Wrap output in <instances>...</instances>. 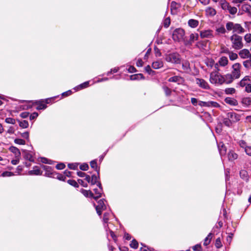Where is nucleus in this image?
<instances>
[{"mask_svg":"<svg viewBox=\"0 0 251 251\" xmlns=\"http://www.w3.org/2000/svg\"><path fill=\"white\" fill-rule=\"evenodd\" d=\"M226 27L227 31H232L233 34H237V35L242 34L245 31V29L240 24L234 23L232 22L226 23Z\"/></svg>","mask_w":251,"mask_h":251,"instance_id":"f257e3e1","label":"nucleus"},{"mask_svg":"<svg viewBox=\"0 0 251 251\" xmlns=\"http://www.w3.org/2000/svg\"><path fill=\"white\" fill-rule=\"evenodd\" d=\"M231 46L235 50H240L244 47L242 37L237 34H233L230 37Z\"/></svg>","mask_w":251,"mask_h":251,"instance_id":"f03ea898","label":"nucleus"},{"mask_svg":"<svg viewBox=\"0 0 251 251\" xmlns=\"http://www.w3.org/2000/svg\"><path fill=\"white\" fill-rule=\"evenodd\" d=\"M209 81L211 83L216 85H222L224 83L223 75L219 72H212L210 75Z\"/></svg>","mask_w":251,"mask_h":251,"instance_id":"7ed1b4c3","label":"nucleus"},{"mask_svg":"<svg viewBox=\"0 0 251 251\" xmlns=\"http://www.w3.org/2000/svg\"><path fill=\"white\" fill-rule=\"evenodd\" d=\"M165 59L168 62L173 64H180L181 58L180 55L176 52L166 53L165 55Z\"/></svg>","mask_w":251,"mask_h":251,"instance_id":"20e7f679","label":"nucleus"},{"mask_svg":"<svg viewBox=\"0 0 251 251\" xmlns=\"http://www.w3.org/2000/svg\"><path fill=\"white\" fill-rule=\"evenodd\" d=\"M32 149V147L31 145H28L27 144V147L26 148H22L21 150L23 152V157L26 160H28L29 162H34V160L33 158V156L31 153V150Z\"/></svg>","mask_w":251,"mask_h":251,"instance_id":"39448f33","label":"nucleus"},{"mask_svg":"<svg viewBox=\"0 0 251 251\" xmlns=\"http://www.w3.org/2000/svg\"><path fill=\"white\" fill-rule=\"evenodd\" d=\"M184 30L182 28L176 29L173 33L172 37L175 41L180 42L184 39Z\"/></svg>","mask_w":251,"mask_h":251,"instance_id":"423d86ee","label":"nucleus"},{"mask_svg":"<svg viewBox=\"0 0 251 251\" xmlns=\"http://www.w3.org/2000/svg\"><path fill=\"white\" fill-rule=\"evenodd\" d=\"M244 14L251 18V5L249 3H245L239 8L238 15H242Z\"/></svg>","mask_w":251,"mask_h":251,"instance_id":"0eeeda50","label":"nucleus"},{"mask_svg":"<svg viewBox=\"0 0 251 251\" xmlns=\"http://www.w3.org/2000/svg\"><path fill=\"white\" fill-rule=\"evenodd\" d=\"M232 70L230 74L235 79L239 78L241 75V64L238 63H235L232 65Z\"/></svg>","mask_w":251,"mask_h":251,"instance_id":"6e6552de","label":"nucleus"},{"mask_svg":"<svg viewBox=\"0 0 251 251\" xmlns=\"http://www.w3.org/2000/svg\"><path fill=\"white\" fill-rule=\"evenodd\" d=\"M42 168L45 172L44 176L48 177L53 178L54 177V175L56 174V172L54 171L53 168L50 166L42 165Z\"/></svg>","mask_w":251,"mask_h":251,"instance_id":"1a4fd4ad","label":"nucleus"},{"mask_svg":"<svg viewBox=\"0 0 251 251\" xmlns=\"http://www.w3.org/2000/svg\"><path fill=\"white\" fill-rule=\"evenodd\" d=\"M105 201V200L104 199L99 200L98 201V204L95 206L97 213L99 216L101 215L102 211L106 209V207L104 202Z\"/></svg>","mask_w":251,"mask_h":251,"instance_id":"9d476101","label":"nucleus"},{"mask_svg":"<svg viewBox=\"0 0 251 251\" xmlns=\"http://www.w3.org/2000/svg\"><path fill=\"white\" fill-rule=\"evenodd\" d=\"M198 105L201 106L209 107H219L220 105L218 103L214 101H199Z\"/></svg>","mask_w":251,"mask_h":251,"instance_id":"9b49d317","label":"nucleus"},{"mask_svg":"<svg viewBox=\"0 0 251 251\" xmlns=\"http://www.w3.org/2000/svg\"><path fill=\"white\" fill-rule=\"evenodd\" d=\"M97 186L98 188H95L94 189L95 195H94V197H93V198L96 201L101 197L102 194L103 193L102 187L100 182H98Z\"/></svg>","mask_w":251,"mask_h":251,"instance_id":"f8f14e48","label":"nucleus"},{"mask_svg":"<svg viewBox=\"0 0 251 251\" xmlns=\"http://www.w3.org/2000/svg\"><path fill=\"white\" fill-rule=\"evenodd\" d=\"M196 83L202 89L206 90L210 89V86L208 82L203 79L197 78L196 79Z\"/></svg>","mask_w":251,"mask_h":251,"instance_id":"ddd939ff","label":"nucleus"},{"mask_svg":"<svg viewBox=\"0 0 251 251\" xmlns=\"http://www.w3.org/2000/svg\"><path fill=\"white\" fill-rule=\"evenodd\" d=\"M226 116L229 119L232 124L236 123L240 120V115L235 112H228L226 114Z\"/></svg>","mask_w":251,"mask_h":251,"instance_id":"4468645a","label":"nucleus"},{"mask_svg":"<svg viewBox=\"0 0 251 251\" xmlns=\"http://www.w3.org/2000/svg\"><path fill=\"white\" fill-rule=\"evenodd\" d=\"M216 143L220 155L221 156L225 155L227 151V147L224 143V142Z\"/></svg>","mask_w":251,"mask_h":251,"instance_id":"2eb2a0df","label":"nucleus"},{"mask_svg":"<svg viewBox=\"0 0 251 251\" xmlns=\"http://www.w3.org/2000/svg\"><path fill=\"white\" fill-rule=\"evenodd\" d=\"M28 174L30 176H40L42 175V171L39 167L35 166L33 167L32 170L28 172Z\"/></svg>","mask_w":251,"mask_h":251,"instance_id":"dca6fc26","label":"nucleus"},{"mask_svg":"<svg viewBox=\"0 0 251 251\" xmlns=\"http://www.w3.org/2000/svg\"><path fill=\"white\" fill-rule=\"evenodd\" d=\"M33 104L37 105L36 109L43 110L47 108V105L45 103L44 100H40L32 102Z\"/></svg>","mask_w":251,"mask_h":251,"instance_id":"f3484780","label":"nucleus"},{"mask_svg":"<svg viewBox=\"0 0 251 251\" xmlns=\"http://www.w3.org/2000/svg\"><path fill=\"white\" fill-rule=\"evenodd\" d=\"M251 53L248 49H243L239 52V55L241 58H248L251 55Z\"/></svg>","mask_w":251,"mask_h":251,"instance_id":"a211bd4d","label":"nucleus"},{"mask_svg":"<svg viewBox=\"0 0 251 251\" xmlns=\"http://www.w3.org/2000/svg\"><path fill=\"white\" fill-rule=\"evenodd\" d=\"M200 36L201 38H211L213 36L212 31L211 30L201 31L200 32Z\"/></svg>","mask_w":251,"mask_h":251,"instance_id":"6ab92c4d","label":"nucleus"},{"mask_svg":"<svg viewBox=\"0 0 251 251\" xmlns=\"http://www.w3.org/2000/svg\"><path fill=\"white\" fill-rule=\"evenodd\" d=\"M90 164L91 167L97 172V173L99 176L100 172V167L98 166L97 159L92 160L90 162Z\"/></svg>","mask_w":251,"mask_h":251,"instance_id":"aec40b11","label":"nucleus"},{"mask_svg":"<svg viewBox=\"0 0 251 251\" xmlns=\"http://www.w3.org/2000/svg\"><path fill=\"white\" fill-rule=\"evenodd\" d=\"M205 14L207 17H213L216 14V11L211 7H208L205 9Z\"/></svg>","mask_w":251,"mask_h":251,"instance_id":"412c9836","label":"nucleus"},{"mask_svg":"<svg viewBox=\"0 0 251 251\" xmlns=\"http://www.w3.org/2000/svg\"><path fill=\"white\" fill-rule=\"evenodd\" d=\"M224 78V83L230 84L231 83L235 78L233 77L230 74H226L223 75Z\"/></svg>","mask_w":251,"mask_h":251,"instance_id":"4be33fe9","label":"nucleus"},{"mask_svg":"<svg viewBox=\"0 0 251 251\" xmlns=\"http://www.w3.org/2000/svg\"><path fill=\"white\" fill-rule=\"evenodd\" d=\"M180 7V4L176 1H172L171 3V12L176 13L178 8Z\"/></svg>","mask_w":251,"mask_h":251,"instance_id":"5701e85b","label":"nucleus"},{"mask_svg":"<svg viewBox=\"0 0 251 251\" xmlns=\"http://www.w3.org/2000/svg\"><path fill=\"white\" fill-rule=\"evenodd\" d=\"M240 176L241 178L245 180L246 182H248L249 181V176L248 175V173L245 170H242L240 171Z\"/></svg>","mask_w":251,"mask_h":251,"instance_id":"b1692460","label":"nucleus"},{"mask_svg":"<svg viewBox=\"0 0 251 251\" xmlns=\"http://www.w3.org/2000/svg\"><path fill=\"white\" fill-rule=\"evenodd\" d=\"M151 66L154 69H158L163 66V62L161 60H158L152 62Z\"/></svg>","mask_w":251,"mask_h":251,"instance_id":"393cba45","label":"nucleus"},{"mask_svg":"<svg viewBox=\"0 0 251 251\" xmlns=\"http://www.w3.org/2000/svg\"><path fill=\"white\" fill-rule=\"evenodd\" d=\"M225 101L227 104H228L230 105L236 106L238 104V102L234 98H226L225 99Z\"/></svg>","mask_w":251,"mask_h":251,"instance_id":"a878e982","label":"nucleus"},{"mask_svg":"<svg viewBox=\"0 0 251 251\" xmlns=\"http://www.w3.org/2000/svg\"><path fill=\"white\" fill-rule=\"evenodd\" d=\"M9 150L14 154L15 157H21L20 151L17 148L11 146L9 148Z\"/></svg>","mask_w":251,"mask_h":251,"instance_id":"bb28decb","label":"nucleus"},{"mask_svg":"<svg viewBox=\"0 0 251 251\" xmlns=\"http://www.w3.org/2000/svg\"><path fill=\"white\" fill-rule=\"evenodd\" d=\"M219 64L221 67H225L228 64V60L226 57L222 56L218 61Z\"/></svg>","mask_w":251,"mask_h":251,"instance_id":"cd10ccee","label":"nucleus"},{"mask_svg":"<svg viewBox=\"0 0 251 251\" xmlns=\"http://www.w3.org/2000/svg\"><path fill=\"white\" fill-rule=\"evenodd\" d=\"M81 193L87 198H92L94 197V194L90 190H86L83 189L81 190Z\"/></svg>","mask_w":251,"mask_h":251,"instance_id":"c85d7f7f","label":"nucleus"},{"mask_svg":"<svg viewBox=\"0 0 251 251\" xmlns=\"http://www.w3.org/2000/svg\"><path fill=\"white\" fill-rule=\"evenodd\" d=\"M104 228H105V231L107 232V235H108V232H108V231H109V232L110 233V236L113 238L114 241L115 242H116V240H117V236L115 234L114 232L112 230L109 229V227L108 226V225H107L106 226L104 225Z\"/></svg>","mask_w":251,"mask_h":251,"instance_id":"c756f323","label":"nucleus"},{"mask_svg":"<svg viewBox=\"0 0 251 251\" xmlns=\"http://www.w3.org/2000/svg\"><path fill=\"white\" fill-rule=\"evenodd\" d=\"M89 81H87L86 82H84L80 85H78L77 86L75 87L74 89L76 91H78L85 88H87L89 86Z\"/></svg>","mask_w":251,"mask_h":251,"instance_id":"7c9ffc66","label":"nucleus"},{"mask_svg":"<svg viewBox=\"0 0 251 251\" xmlns=\"http://www.w3.org/2000/svg\"><path fill=\"white\" fill-rule=\"evenodd\" d=\"M100 179V175L98 176L97 174L96 175H93L91 177V182L90 183L91 185H94L96 184H98V179Z\"/></svg>","mask_w":251,"mask_h":251,"instance_id":"2f4dec72","label":"nucleus"},{"mask_svg":"<svg viewBox=\"0 0 251 251\" xmlns=\"http://www.w3.org/2000/svg\"><path fill=\"white\" fill-rule=\"evenodd\" d=\"M188 24L191 27L195 28L198 25L199 22L196 20L190 19L188 21Z\"/></svg>","mask_w":251,"mask_h":251,"instance_id":"473e14b6","label":"nucleus"},{"mask_svg":"<svg viewBox=\"0 0 251 251\" xmlns=\"http://www.w3.org/2000/svg\"><path fill=\"white\" fill-rule=\"evenodd\" d=\"M231 15L235 14L237 12V9L235 7H232L230 4L227 6V8H226V10Z\"/></svg>","mask_w":251,"mask_h":251,"instance_id":"72a5a7b5","label":"nucleus"},{"mask_svg":"<svg viewBox=\"0 0 251 251\" xmlns=\"http://www.w3.org/2000/svg\"><path fill=\"white\" fill-rule=\"evenodd\" d=\"M245 143L246 142H241L240 145L241 147L244 148L245 151L246 152V154L249 156H251V146L244 147V145Z\"/></svg>","mask_w":251,"mask_h":251,"instance_id":"f704fd0d","label":"nucleus"},{"mask_svg":"<svg viewBox=\"0 0 251 251\" xmlns=\"http://www.w3.org/2000/svg\"><path fill=\"white\" fill-rule=\"evenodd\" d=\"M228 157L229 160H234L238 158V154L232 151H230L228 153Z\"/></svg>","mask_w":251,"mask_h":251,"instance_id":"c9c22d12","label":"nucleus"},{"mask_svg":"<svg viewBox=\"0 0 251 251\" xmlns=\"http://www.w3.org/2000/svg\"><path fill=\"white\" fill-rule=\"evenodd\" d=\"M53 178H56L59 180L65 181L66 179L65 176L63 174H61L56 172V174L54 175V177Z\"/></svg>","mask_w":251,"mask_h":251,"instance_id":"e433bc0d","label":"nucleus"},{"mask_svg":"<svg viewBox=\"0 0 251 251\" xmlns=\"http://www.w3.org/2000/svg\"><path fill=\"white\" fill-rule=\"evenodd\" d=\"M110 215V212H107L104 213L103 217V221L104 222V226H106L109 220V216Z\"/></svg>","mask_w":251,"mask_h":251,"instance_id":"4c0bfd02","label":"nucleus"},{"mask_svg":"<svg viewBox=\"0 0 251 251\" xmlns=\"http://www.w3.org/2000/svg\"><path fill=\"white\" fill-rule=\"evenodd\" d=\"M144 78L142 74L132 75L130 76V79L131 80H135Z\"/></svg>","mask_w":251,"mask_h":251,"instance_id":"58836bf2","label":"nucleus"},{"mask_svg":"<svg viewBox=\"0 0 251 251\" xmlns=\"http://www.w3.org/2000/svg\"><path fill=\"white\" fill-rule=\"evenodd\" d=\"M220 4L224 10H226V8H227V6L229 3L226 0H221L220 1Z\"/></svg>","mask_w":251,"mask_h":251,"instance_id":"ea45409f","label":"nucleus"},{"mask_svg":"<svg viewBox=\"0 0 251 251\" xmlns=\"http://www.w3.org/2000/svg\"><path fill=\"white\" fill-rule=\"evenodd\" d=\"M211 239H212V233H209L208 234V235H207V236L204 239L203 245L206 246H207L208 245H209V243H210Z\"/></svg>","mask_w":251,"mask_h":251,"instance_id":"a19ab883","label":"nucleus"},{"mask_svg":"<svg viewBox=\"0 0 251 251\" xmlns=\"http://www.w3.org/2000/svg\"><path fill=\"white\" fill-rule=\"evenodd\" d=\"M162 89H163V91H164L166 96L169 97L171 95L172 90L169 87H168L167 86H166L165 85H163L162 86Z\"/></svg>","mask_w":251,"mask_h":251,"instance_id":"79ce46f5","label":"nucleus"},{"mask_svg":"<svg viewBox=\"0 0 251 251\" xmlns=\"http://www.w3.org/2000/svg\"><path fill=\"white\" fill-rule=\"evenodd\" d=\"M245 161L246 162L244 165V168L250 170L251 169V161L249 158H247Z\"/></svg>","mask_w":251,"mask_h":251,"instance_id":"37998d69","label":"nucleus"},{"mask_svg":"<svg viewBox=\"0 0 251 251\" xmlns=\"http://www.w3.org/2000/svg\"><path fill=\"white\" fill-rule=\"evenodd\" d=\"M199 39L198 33H192L190 36V41L194 42L195 41L198 40Z\"/></svg>","mask_w":251,"mask_h":251,"instance_id":"c03bdc74","label":"nucleus"},{"mask_svg":"<svg viewBox=\"0 0 251 251\" xmlns=\"http://www.w3.org/2000/svg\"><path fill=\"white\" fill-rule=\"evenodd\" d=\"M223 122L225 126L228 127H230L232 124V122L227 116L224 119Z\"/></svg>","mask_w":251,"mask_h":251,"instance_id":"a18cd8bd","label":"nucleus"},{"mask_svg":"<svg viewBox=\"0 0 251 251\" xmlns=\"http://www.w3.org/2000/svg\"><path fill=\"white\" fill-rule=\"evenodd\" d=\"M236 90L234 88H227L225 90V92L227 95H232L235 93Z\"/></svg>","mask_w":251,"mask_h":251,"instance_id":"49530a36","label":"nucleus"},{"mask_svg":"<svg viewBox=\"0 0 251 251\" xmlns=\"http://www.w3.org/2000/svg\"><path fill=\"white\" fill-rule=\"evenodd\" d=\"M67 182L71 186H74L75 188H78L79 187V185L78 183L74 179H69L67 181Z\"/></svg>","mask_w":251,"mask_h":251,"instance_id":"de8ad7c7","label":"nucleus"},{"mask_svg":"<svg viewBox=\"0 0 251 251\" xmlns=\"http://www.w3.org/2000/svg\"><path fill=\"white\" fill-rule=\"evenodd\" d=\"M19 121V126L22 128H27L28 126V123L26 120H23L22 121Z\"/></svg>","mask_w":251,"mask_h":251,"instance_id":"09e8293b","label":"nucleus"},{"mask_svg":"<svg viewBox=\"0 0 251 251\" xmlns=\"http://www.w3.org/2000/svg\"><path fill=\"white\" fill-rule=\"evenodd\" d=\"M130 247L133 249H137L138 247V243L135 239H133L130 244Z\"/></svg>","mask_w":251,"mask_h":251,"instance_id":"8fccbe9b","label":"nucleus"},{"mask_svg":"<svg viewBox=\"0 0 251 251\" xmlns=\"http://www.w3.org/2000/svg\"><path fill=\"white\" fill-rule=\"evenodd\" d=\"M229 57L230 60H234L236 59L238 57V55L237 53L233 52L232 51L229 52Z\"/></svg>","mask_w":251,"mask_h":251,"instance_id":"3c124183","label":"nucleus"},{"mask_svg":"<svg viewBox=\"0 0 251 251\" xmlns=\"http://www.w3.org/2000/svg\"><path fill=\"white\" fill-rule=\"evenodd\" d=\"M215 246L217 249H220L222 247V244L221 242V238L220 237L216 239Z\"/></svg>","mask_w":251,"mask_h":251,"instance_id":"603ef678","label":"nucleus"},{"mask_svg":"<svg viewBox=\"0 0 251 251\" xmlns=\"http://www.w3.org/2000/svg\"><path fill=\"white\" fill-rule=\"evenodd\" d=\"M14 175L13 173L9 171H5L2 173L1 176L2 177H9Z\"/></svg>","mask_w":251,"mask_h":251,"instance_id":"864d4df0","label":"nucleus"},{"mask_svg":"<svg viewBox=\"0 0 251 251\" xmlns=\"http://www.w3.org/2000/svg\"><path fill=\"white\" fill-rule=\"evenodd\" d=\"M79 168L82 171H86L88 170L89 165L88 164L84 163L80 165Z\"/></svg>","mask_w":251,"mask_h":251,"instance_id":"5fc2aeb1","label":"nucleus"},{"mask_svg":"<svg viewBox=\"0 0 251 251\" xmlns=\"http://www.w3.org/2000/svg\"><path fill=\"white\" fill-rule=\"evenodd\" d=\"M68 167L69 169L75 170L77 168L78 164L76 163H69Z\"/></svg>","mask_w":251,"mask_h":251,"instance_id":"6e6d98bb","label":"nucleus"},{"mask_svg":"<svg viewBox=\"0 0 251 251\" xmlns=\"http://www.w3.org/2000/svg\"><path fill=\"white\" fill-rule=\"evenodd\" d=\"M180 79V77L178 76H174L173 77H170L169 79V82H176L179 81Z\"/></svg>","mask_w":251,"mask_h":251,"instance_id":"4d7b16f0","label":"nucleus"},{"mask_svg":"<svg viewBox=\"0 0 251 251\" xmlns=\"http://www.w3.org/2000/svg\"><path fill=\"white\" fill-rule=\"evenodd\" d=\"M244 40L247 43H250L251 42V33L246 34L244 36Z\"/></svg>","mask_w":251,"mask_h":251,"instance_id":"13d9d810","label":"nucleus"},{"mask_svg":"<svg viewBox=\"0 0 251 251\" xmlns=\"http://www.w3.org/2000/svg\"><path fill=\"white\" fill-rule=\"evenodd\" d=\"M5 122L7 124H10L12 125L16 124L15 120L12 118H6L5 120Z\"/></svg>","mask_w":251,"mask_h":251,"instance_id":"bf43d9fd","label":"nucleus"},{"mask_svg":"<svg viewBox=\"0 0 251 251\" xmlns=\"http://www.w3.org/2000/svg\"><path fill=\"white\" fill-rule=\"evenodd\" d=\"M145 70L149 75H152L154 73V72L151 69L150 65L146 66L145 68Z\"/></svg>","mask_w":251,"mask_h":251,"instance_id":"052dcab7","label":"nucleus"},{"mask_svg":"<svg viewBox=\"0 0 251 251\" xmlns=\"http://www.w3.org/2000/svg\"><path fill=\"white\" fill-rule=\"evenodd\" d=\"M244 66L249 69L251 68V63L248 60H245L243 63Z\"/></svg>","mask_w":251,"mask_h":251,"instance_id":"680f3d73","label":"nucleus"},{"mask_svg":"<svg viewBox=\"0 0 251 251\" xmlns=\"http://www.w3.org/2000/svg\"><path fill=\"white\" fill-rule=\"evenodd\" d=\"M194 251H202V248L200 244H197L193 247Z\"/></svg>","mask_w":251,"mask_h":251,"instance_id":"e2e57ef3","label":"nucleus"},{"mask_svg":"<svg viewBox=\"0 0 251 251\" xmlns=\"http://www.w3.org/2000/svg\"><path fill=\"white\" fill-rule=\"evenodd\" d=\"M55 168L57 170H63L65 168V165L63 163H60L56 165Z\"/></svg>","mask_w":251,"mask_h":251,"instance_id":"0e129e2a","label":"nucleus"},{"mask_svg":"<svg viewBox=\"0 0 251 251\" xmlns=\"http://www.w3.org/2000/svg\"><path fill=\"white\" fill-rule=\"evenodd\" d=\"M216 31L220 33L224 34L226 33V29L224 26H221L220 27L216 29Z\"/></svg>","mask_w":251,"mask_h":251,"instance_id":"69168bd1","label":"nucleus"},{"mask_svg":"<svg viewBox=\"0 0 251 251\" xmlns=\"http://www.w3.org/2000/svg\"><path fill=\"white\" fill-rule=\"evenodd\" d=\"M248 84V82H247L246 81H245V80H244L243 79H242L239 83H238V85L242 87H245L247 84Z\"/></svg>","mask_w":251,"mask_h":251,"instance_id":"338daca9","label":"nucleus"},{"mask_svg":"<svg viewBox=\"0 0 251 251\" xmlns=\"http://www.w3.org/2000/svg\"><path fill=\"white\" fill-rule=\"evenodd\" d=\"M245 91L247 92V93L251 92V84L248 83L245 86Z\"/></svg>","mask_w":251,"mask_h":251,"instance_id":"774afa93","label":"nucleus"}]
</instances>
